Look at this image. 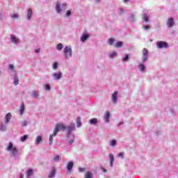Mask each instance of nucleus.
Returning a JSON list of instances; mask_svg holds the SVG:
<instances>
[{"label": "nucleus", "instance_id": "f257e3e1", "mask_svg": "<svg viewBox=\"0 0 178 178\" xmlns=\"http://www.w3.org/2000/svg\"><path fill=\"white\" fill-rule=\"evenodd\" d=\"M7 151L11 152V155H13V156H16V154L19 152L17 148H16V147H13V143L12 142L9 143L7 147Z\"/></svg>", "mask_w": 178, "mask_h": 178}, {"label": "nucleus", "instance_id": "f03ea898", "mask_svg": "<svg viewBox=\"0 0 178 178\" xmlns=\"http://www.w3.org/2000/svg\"><path fill=\"white\" fill-rule=\"evenodd\" d=\"M59 130H66V126L62 123L56 124L54 130V136H56Z\"/></svg>", "mask_w": 178, "mask_h": 178}, {"label": "nucleus", "instance_id": "7ed1b4c3", "mask_svg": "<svg viewBox=\"0 0 178 178\" xmlns=\"http://www.w3.org/2000/svg\"><path fill=\"white\" fill-rule=\"evenodd\" d=\"M72 47H69V46H66L64 48V55L66 59H69V58H70V56H72Z\"/></svg>", "mask_w": 178, "mask_h": 178}, {"label": "nucleus", "instance_id": "20e7f679", "mask_svg": "<svg viewBox=\"0 0 178 178\" xmlns=\"http://www.w3.org/2000/svg\"><path fill=\"white\" fill-rule=\"evenodd\" d=\"M149 52L148 51V49H147V48H144L143 49V57H142V60L143 62H145L146 60H148V55H149Z\"/></svg>", "mask_w": 178, "mask_h": 178}, {"label": "nucleus", "instance_id": "39448f33", "mask_svg": "<svg viewBox=\"0 0 178 178\" xmlns=\"http://www.w3.org/2000/svg\"><path fill=\"white\" fill-rule=\"evenodd\" d=\"M156 45H157V47L159 48L160 49H162V48H168V43L163 41L157 42Z\"/></svg>", "mask_w": 178, "mask_h": 178}, {"label": "nucleus", "instance_id": "423d86ee", "mask_svg": "<svg viewBox=\"0 0 178 178\" xmlns=\"http://www.w3.org/2000/svg\"><path fill=\"white\" fill-rule=\"evenodd\" d=\"M88 38H90V35L87 33V32L83 33L81 37V41L82 42H86Z\"/></svg>", "mask_w": 178, "mask_h": 178}, {"label": "nucleus", "instance_id": "0eeeda50", "mask_svg": "<svg viewBox=\"0 0 178 178\" xmlns=\"http://www.w3.org/2000/svg\"><path fill=\"white\" fill-rule=\"evenodd\" d=\"M67 131L68 133V136H70V133L74 131L76 129V125L74 124H72L70 126L66 127Z\"/></svg>", "mask_w": 178, "mask_h": 178}, {"label": "nucleus", "instance_id": "6e6552de", "mask_svg": "<svg viewBox=\"0 0 178 178\" xmlns=\"http://www.w3.org/2000/svg\"><path fill=\"white\" fill-rule=\"evenodd\" d=\"M53 77H54L56 80H60V79H62V72L58 71V72L54 73Z\"/></svg>", "mask_w": 178, "mask_h": 178}, {"label": "nucleus", "instance_id": "1a4fd4ad", "mask_svg": "<svg viewBox=\"0 0 178 178\" xmlns=\"http://www.w3.org/2000/svg\"><path fill=\"white\" fill-rule=\"evenodd\" d=\"M167 26L168 27H173L175 26V21L173 20V18H168L167 20Z\"/></svg>", "mask_w": 178, "mask_h": 178}, {"label": "nucleus", "instance_id": "9d476101", "mask_svg": "<svg viewBox=\"0 0 178 178\" xmlns=\"http://www.w3.org/2000/svg\"><path fill=\"white\" fill-rule=\"evenodd\" d=\"M112 101L114 102V104H116L118 101V91H115L113 94L112 95Z\"/></svg>", "mask_w": 178, "mask_h": 178}, {"label": "nucleus", "instance_id": "9b49d317", "mask_svg": "<svg viewBox=\"0 0 178 178\" xmlns=\"http://www.w3.org/2000/svg\"><path fill=\"white\" fill-rule=\"evenodd\" d=\"M11 42L13 44H19L20 40L16 38L15 35H11Z\"/></svg>", "mask_w": 178, "mask_h": 178}, {"label": "nucleus", "instance_id": "f8f14e48", "mask_svg": "<svg viewBox=\"0 0 178 178\" xmlns=\"http://www.w3.org/2000/svg\"><path fill=\"white\" fill-rule=\"evenodd\" d=\"M109 118H111V113L109 111H106L104 115V120L106 123L109 122Z\"/></svg>", "mask_w": 178, "mask_h": 178}, {"label": "nucleus", "instance_id": "ddd939ff", "mask_svg": "<svg viewBox=\"0 0 178 178\" xmlns=\"http://www.w3.org/2000/svg\"><path fill=\"white\" fill-rule=\"evenodd\" d=\"M33 168L28 169V170H26V177H30V176H33Z\"/></svg>", "mask_w": 178, "mask_h": 178}, {"label": "nucleus", "instance_id": "4468645a", "mask_svg": "<svg viewBox=\"0 0 178 178\" xmlns=\"http://www.w3.org/2000/svg\"><path fill=\"white\" fill-rule=\"evenodd\" d=\"M25 109H26V107L24 106V103H22L19 108V115H23V113H24Z\"/></svg>", "mask_w": 178, "mask_h": 178}, {"label": "nucleus", "instance_id": "2eb2a0df", "mask_svg": "<svg viewBox=\"0 0 178 178\" xmlns=\"http://www.w3.org/2000/svg\"><path fill=\"white\" fill-rule=\"evenodd\" d=\"M74 163L72 161H70L67 165V169L69 172H70L72 170V169H73V166H74Z\"/></svg>", "mask_w": 178, "mask_h": 178}, {"label": "nucleus", "instance_id": "dca6fc26", "mask_svg": "<svg viewBox=\"0 0 178 178\" xmlns=\"http://www.w3.org/2000/svg\"><path fill=\"white\" fill-rule=\"evenodd\" d=\"M31 16H33V10L31 8H29L28 13H27L28 20H30V19H31Z\"/></svg>", "mask_w": 178, "mask_h": 178}, {"label": "nucleus", "instance_id": "f3484780", "mask_svg": "<svg viewBox=\"0 0 178 178\" xmlns=\"http://www.w3.org/2000/svg\"><path fill=\"white\" fill-rule=\"evenodd\" d=\"M5 119H6V123H9V120H10V119H12V115L10 114V113H8L5 116Z\"/></svg>", "mask_w": 178, "mask_h": 178}, {"label": "nucleus", "instance_id": "a211bd4d", "mask_svg": "<svg viewBox=\"0 0 178 178\" xmlns=\"http://www.w3.org/2000/svg\"><path fill=\"white\" fill-rule=\"evenodd\" d=\"M142 19L143 20V22H145L146 23H147V22H149V17L147 14L143 15Z\"/></svg>", "mask_w": 178, "mask_h": 178}, {"label": "nucleus", "instance_id": "6ab92c4d", "mask_svg": "<svg viewBox=\"0 0 178 178\" xmlns=\"http://www.w3.org/2000/svg\"><path fill=\"white\" fill-rule=\"evenodd\" d=\"M109 158H110V165L111 166H113V161H115V157L113 156V154H110Z\"/></svg>", "mask_w": 178, "mask_h": 178}, {"label": "nucleus", "instance_id": "aec40b11", "mask_svg": "<svg viewBox=\"0 0 178 178\" xmlns=\"http://www.w3.org/2000/svg\"><path fill=\"white\" fill-rule=\"evenodd\" d=\"M115 48H122L123 47V42L119 41L115 44H114Z\"/></svg>", "mask_w": 178, "mask_h": 178}, {"label": "nucleus", "instance_id": "412c9836", "mask_svg": "<svg viewBox=\"0 0 178 178\" xmlns=\"http://www.w3.org/2000/svg\"><path fill=\"white\" fill-rule=\"evenodd\" d=\"M42 142V137L38 136L36 137L35 144H40Z\"/></svg>", "mask_w": 178, "mask_h": 178}, {"label": "nucleus", "instance_id": "4be33fe9", "mask_svg": "<svg viewBox=\"0 0 178 178\" xmlns=\"http://www.w3.org/2000/svg\"><path fill=\"white\" fill-rule=\"evenodd\" d=\"M56 10L57 13H59V12H62V10L60 9V4L59 3H56Z\"/></svg>", "mask_w": 178, "mask_h": 178}, {"label": "nucleus", "instance_id": "5701e85b", "mask_svg": "<svg viewBox=\"0 0 178 178\" xmlns=\"http://www.w3.org/2000/svg\"><path fill=\"white\" fill-rule=\"evenodd\" d=\"M89 123L90 124H97V123H98V120H97V118H92L90 120Z\"/></svg>", "mask_w": 178, "mask_h": 178}, {"label": "nucleus", "instance_id": "b1692460", "mask_svg": "<svg viewBox=\"0 0 178 178\" xmlns=\"http://www.w3.org/2000/svg\"><path fill=\"white\" fill-rule=\"evenodd\" d=\"M55 173H56V170L55 168H53L51 170V172H50V174L49 175V178H53L55 177Z\"/></svg>", "mask_w": 178, "mask_h": 178}, {"label": "nucleus", "instance_id": "393cba45", "mask_svg": "<svg viewBox=\"0 0 178 178\" xmlns=\"http://www.w3.org/2000/svg\"><path fill=\"white\" fill-rule=\"evenodd\" d=\"M76 126L77 127H80L81 126V118H80V117H78L76 119Z\"/></svg>", "mask_w": 178, "mask_h": 178}, {"label": "nucleus", "instance_id": "a878e982", "mask_svg": "<svg viewBox=\"0 0 178 178\" xmlns=\"http://www.w3.org/2000/svg\"><path fill=\"white\" fill-rule=\"evenodd\" d=\"M85 178H92V172H87L85 175Z\"/></svg>", "mask_w": 178, "mask_h": 178}, {"label": "nucleus", "instance_id": "bb28decb", "mask_svg": "<svg viewBox=\"0 0 178 178\" xmlns=\"http://www.w3.org/2000/svg\"><path fill=\"white\" fill-rule=\"evenodd\" d=\"M63 48V44H62V43H59L56 46V49H58V51H62Z\"/></svg>", "mask_w": 178, "mask_h": 178}, {"label": "nucleus", "instance_id": "cd10ccee", "mask_svg": "<svg viewBox=\"0 0 178 178\" xmlns=\"http://www.w3.org/2000/svg\"><path fill=\"white\" fill-rule=\"evenodd\" d=\"M108 45H113V42H115V38H111L108 39Z\"/></svg>", "mask_w": 178, "mask_h": 178}, {"label": "nucleus", "instance_id": "c85d7f7f", "mask_svg": "<svg viewBox=\"0 0 178 178\" xmlns=\"http://www.w3.org/2000/svg\"><path fill=\"white\" fill-rule=\"evenodd\" d=\"M14 84L15 86L19 85V79L17 78V76H14Z\"/></svg>", "mask_w": 178, "mask_h": 178}, {"label": "nucleus", "instance_id": "c756f323", "mask_svg": "<svg viewBox=\"0 0 178 178\" xmlns=\"http://www.w3.org/2000/svg\"><path fill=\"white\" fill-rule=\"evenodd\" d=\"M54 137H55L54 134L52 135H50V136H49V144H50V145H52V143L54 141Z\"/></svg>", "mask_w": 178, "mask_h": 178}, {"label": "nucleus", "instance_id": "7c9ffc66", "mask_svg": "<svg viewBox=\"0 0 178 178\" xmlns=\"http://www.w3.org/2000/svg\"><path fill=\"white\" fill-rule=\"evenodd\" d=\"M139 69L140 70H141V72H144V70H145V66L144 65V64H140Z\"/></svg>", "mask_w": 178, "mask_h": 178}, {"label": "nucleus", "instance_id": "2f4dec72", "mask_svg": "<svg viewBox=\"0 0 178 178\" xmlns=\"http://www.w3.org/2000/svg\"><path fill=\"white\" fill-rule=\"evenodd\" d=\"M0 130L1 131H6V125H3V124H1V127H0Z\"/></svg>", "mask_w": 178, "mask_h": 178}, {"label": "nucleus", "instance_id": "473e14b6", "mask_svg": "<svg viewBox=\"0 0 178 178\" xmlns=\"http://www.w3.org/2000/svg\"><path fill=\"white\" fill-rule=\"evenodd\" d=\"M117 143H116V140L113 139L111 141V147H115V145H116Z\"/></svg>", "mask_w": 178, "mask_h": 178}, {"label": "nucleus", "instance_id": "72a5a7b5", "mask_svg": "<svg viewBox=\"0 0 178 178\" xmlns=\"http://www.w3.org/2000/svg\"><path fill=\"white\" fill-rule=\"evenodd\" d=\"M27 135H24V136L21 137V141L23 143L27 140Z\"/></svg>", "mask_w": 178, "mask_h": 178}, {"label": "nucleus", "instance_id": "f704fd0d", "mask_svg": "<svg viewBox=\"0 0 178 178\" xmlns=\"http://www.w3.org/2000/svg\"><path fill=\"white\" fill-rule=\"evenodd\" d=\"M32 95L34 97V98H38V93L35 91L33 92Z\"/></svg>", "mask_w": 178, "mask_h": 178}, {"label": "nucleus", "instance_id": "c9c22d12", "mask_svg": "<svg viewBox=\"0 0 178 178\" xmlns=\"http://www.w3.org/2000/svg\"><path fill=\"white\" fill-rule=\"evenodd\" d=\"M124 62H127L129 60V54H126L124 58L122 59Z\"/></svg>", "mask_w": 178, "mask_h": 178}, {"label": "nucleus", "instance_id": "e433bc0d", "mask_svg": "<svg viewBox=\"0 0 178 178\" xmlns=\"http://www.w3.org/2000/svg\"><path fill=\"white\" fill-rule=\"evenodd\" d=\"M53 69L54 70H56V69H58V63L56 62L53 64Z\"/></svg>", "mask_w": 178, "mask_h": 178}, {"label": "nucleus", "instance_id": "4c0bfd02", "mask_svg": "<svg viewBox=\"0 0 178 178\" xmlns=\"http://www.w3.org/2000/svg\"><path fill=\"white\" fill-rule=\"evenodd\" d=\"M150 28H151V26H149V25L143 26L144 30H149Z\"/></svg>", "mask_w": 178, "mask_h": 178}, {"label": "nucleus", "instance_id": "58836bf2", "mask_svg": "<svg viewBox=\"0 0 178 178\" xmlns=\"http://www.w3.org/2000/svg\"><path fill=\"white\" fill-rule=\"evenodd\" d=\"M45 86V90H47V91H49V90H51V86H49V85L46 84Z\"/></svg>", "mask_w": 178, "mask_h": 178}, {"label": "nucleus", "instance_id": "ea45409f", "mask_svg": "<svg viewBox=\"0 0 178 178\" xmlns=\"http://www.w3.org/2000/svg\"><path fill=\"white\" fill-rule=\"evenodd\" d=\"M124 154L123 152H120L118 154L119 158H122L123 159Z\"/></svg>", "mask_w": 178, "mask_h": 178}, {"label": "nucleus", "instance_id": "a19ab883", "mask_svg": "<svg viewBox=\"0 0 178 178\" xmlns=\"http://www.w3.org/2000/svg\"><path fill=\"white\" fill-rule=\"evenodd\" d=\"M117 54L116 52H113L111 54H110L111 58H113L114 56H116Z\"/></svg>", "mask_w": 178, "mask_h": 178}, {"label": "nucleus", "instance_id": "79ce46f5", "mask_svg": "<svg viewBox=\"0 0 178 178\" xmlns=\"http://www.w3.org/2000/svg\"><path fill=\"white\" fill-rule=\"evenodd\" d=\"M72 15V11L67 10L66 13V16H70Z\"/></svg>", "mask_w": 178, "mask_h": 178}, {"label": "nucleus", "instance_id": "37998d69", "mask_svg": "<svg viewBox=\"0 0 178 178\" xmlns=\"http://www.w3.org/2000/svg\"><path fill=\"white\" fill-rule=\"evenodd\" d=\"M22 126H23V127L27 126V121H23L22 123Z\"/></svg>", "mask_w": 178, "mask_h": 178}, {"label": "nucleus", "instance_id": "c03bdc74", "mask_svg": "<svg viewBox=\"0 0 178 178\" xmlns=\"http://www.w3.org/2000/svg\"><path fill=\"white\" fill-rule=\"evenodd\" d=\"M79 172H86V168H79Z\"/></svg>", "mask_w": 178, "mask_h": 178}, {"label": "nucleus", "instance_id": "a18cd8bd", "mask_svg": "<svg viewBox=\"0 0 178 178\" xmlns=\"http://www.w3.org/2000/svg\"><path fill=\"white\" fill-rule=\"evenodd\" d=\"M9 69H10V70H13V69H15V67L13 66V65L10 64V65H9Z\"/></svg>", "mask_w": 178, "mask_h": 178}, {"label": "nucleus", "instance_id": "49530a36", "mask_svg": "<svg viewBox=\"0 0 178 178\" xmlns=\"http://www.w3.org/2000/svg\"><path fill=\"white\" fill-rule=\"evenodd\" d=\"M54 161H59V156L57 155V156H54Z\"/></svg>", "mask_w": 178, "mask_h": 178}, {"label": "nucleus", "instance_id": "de8ad7c7", "mask_svg": "<svg viewBox=\"0 0 178 178\" xmlns=\"http://www.w3.org/2000/svg\"><path fill=\"white\" fill-rule=\"evenodd\" d=\"M13 19H17V17H18L17 14H14L13 15Z\"/></svg>", "mask_w": 178, "mask_h": 178}, {"label": "nucleus", "instance_id": "09e8293b", "mask_svg": "<svg viewBox=\"0 0 178 178\" xmlns=\"http://www.w3.org/2000/svg\"><path fill=\"white\" fill-rule=\"evenodd\" d=\"M35 52H36V54H38V52H40V49H37L35 50Z\"/></svg>", "mask_w": 178, "mask_h": 178}, {"label": "nucleus", "instance_id": "8fccbe9b", "mask_svg": "<svg viewBox=\"0 0 178 178\" xmlns=\"http://www.w3.org/2000/svg\"><path fill=\"white\" fill-rule=\"evenodd\" d=\"M73 143H74V140H73L70 141V144H73Z\"/></svg>", "mask_w": 178, "mask_h": 178}, {"label": "nucleus", "instance_id": "3c124183", "mask_svg": "<svg viewBox=\"0 0 178 178\" xmlns=\"http://www.w3.org/2000/svg\"><path fill=\"white\" fill-rule=\"evenodd\" d=\"M121 124H123V122H120L118 124V126H120Z\"/></svg>", "mask_w": 178, "mask_h": 178}, {"label": "nucleus", "instance_id": "603ef678", "mask_svg": "<svg viewBox=\"0 0 178 178\" xmlns=\"http://www.w3.org/2000/svg\"><path fill=\"white\" fill-rule=\"evenodd\" d=\"M123 2H129V0H123Z\"/></svg>", "mask_w": 178, "mask_h": 178}, {"label": "nucleus", "instance_id": "864d4df0", "mask_svg": "<svg viewBox=\"0 0 178 178\" xmlns=\"http://www.w3.org/2000/svg\"><path fill=\"white\" fill-rule=\"evenodd\" d=\"M103 172H106V170H105V168H103Z\"/></svg>", "mask_w": 178, "mask_h": 178}, {"label": "nucleus", "instance_id": "5fc2aeb1", "mask_svg": "<svg viewBox=\"0 0 178 178\" xmlns=\"http://www.w3.org/2000/svg\"><path fill=\"white\" fill-rule=\"evenodd\" d=\"M23 177H24V175H22L20 178H23Z\"/></svg>", "mask_w": 178, "mask_h": 178}, {"label": "nucleus", "instance_id": "6e6d98bb", "mask_svg": "<svg viewBox=\"0 0 178 178\" xmlns=\"http://www.w3.org/2000/svg\"><path fill=\"white\" fill-rule=\"evenodd\" d=\"M97 1H98V2H99L100 0H97Z\"/></svg>", "mask_w": 178, "mask_h": 178}]
</instances>
